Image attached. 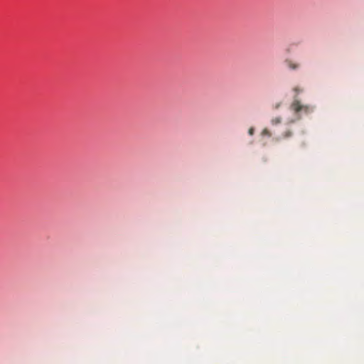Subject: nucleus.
<instances>
[{
    "mask_svg": "<svg viewBox=\"0 0 364 364\" xmlns=\"http://www.w3.org/2000/svg\"><path fill=\"white\" fill-rule=\"evenodd\" d=\"M291 136V132L290 131H287L284 134V137L287 138Z\"/></svg>",
    "mask_w": 364,
    "mask_h": 364,
    "instance_id": "4",
    "label": "nucleus"
},
{
    "mask_svg": "<svg viewBox=\"0 0 364 364\" xmlns=\"http://www.w3.org/2000/svg\"><path fill=\"white\" fill-rule=\"evenodd\" d=\"M291 109L296 114L299 112H304L306 114L312 112L313 109L309 105H303L301 102L295 100L291 105Z\"/></svg>",
    "mask_w": 364,
    "mask_h": 364,
    "instance_id": "1",
    "label": "nucleus"
},
{
    "mask_svg": "<svg viewBox=\"0 0 364 364\" xmlns=\"http://www.w3.org/2000/svg\"><path fill=\"white\" fill-rule=\"evenodd\" d=\"M294 90L296 92H299L301 90L299 87H295L294 88Z\"/></svg>",
    "mask_w": 364,
    "mask_h": 364,
    "instance_id": "6",
    "label": "nucleus"
},
{
    "mask_svg": "<svg viewBox=\"0 0 364 364\" xmlns=\"http://www.w3.org/2000/svg\"><path fill=\"white\" fill-rule=\"evenodd\" d=\"M267 132H268V131H267V129H264V130L263 131V133H264V134H267Z\"/></svg>",
    "mask_w": 364,
    "mask_h": 364,
    "instance_id": "8",
    "label": "nucleus"
},
{
    "mask_svg": "<svg viewBox=\"0 0 364 364\" xmlns=\"http://www.w3.org/2000/svg\"><path fill=\"white\" fill-rule=\"evenodd\" d=\"M279 104H277L276 106H275V109H278L279 107Z\"/></svg>",
    "mask_w": 364,
    "mask_h": 364,
    "instance_id": "7",
    "label": "nucleus"
},
{
    "mask_svg": "<svg viewBox=\"0 0 364 364\" xmlns=\"http://www.w3.org/2000/svg\"><path fill=\"white\" fill-rule=\"evenodd\" d=\"M253 132H254V129H253V128H250V129H249V134H250V135H252V134H253Z\"/></svg>",
    "mask_w": 364,
    "mask_h": 364,
    "instance_id": "5",
    "label": "nucleus"
},
{
    "mask_svg": "<svg viewBox=\"0 0 364 364\" xmlns=\"http://www.w3.org/2000/svg\"><path fill=\"white\" fill-rule=\"evenodd\" d=\"M281 122V118L280 117H276L272 120V123L273 124H278Z\"/></svg>",
    "mask_w": 364,
    "mask_h": 364,
    "instance_id": "3",
    "label": "nucleus"
},
{
    "mask_svg": "<svg viewBox=\"0 0 364 364\" xmlns=\"http://www.w3.org/2000/svg\"><path fill=\"white\" fill-rule=\"evenodd\" d=\"M286 64L287 66L292 70H296L299 68V65L291 62V60H286Z\"/></svg>",
    "mask_w": 364,
    "mask_h": 364,
    "instance_id": "2",
    "label": "nucleus"
}]
</instances>
